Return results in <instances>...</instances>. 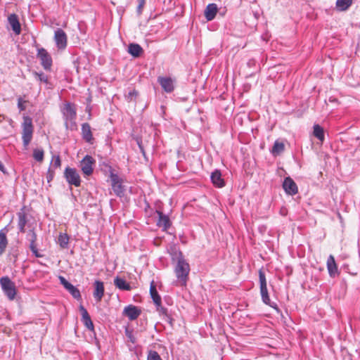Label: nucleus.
Segmentation results:
<instances>
[{
  "instance_id": "20e7f679",
  "label": "nucleus",
  "mask_w": 360,
  "mask_h": 360,
  "mask_svg": "<svg viewBox=\"0 0 360 360\" xmlns=\"http://www.w3.org/2000/svg\"><path fill=\"white\" fill-rule=\"evenodd\" d=\"M0 284L7 297L10 300H13L17 293L15 283L8 276H4L0 278Z\"/></svg>"
},
{
  "instance_id": "393cba45",
  "label": "nucleus",
  "mask_w": 360,
  "mask_h": 360,
  "mask_svg": "<svg viewBox=\"0 0 360 360\" xmlns=\"http://www.w3.org/2000/svg\"><path fill=\"white\" fill-rule=\"evenodd\" d=\"M143 51L141 46L137 44H131L129 46V53L134 57L140 56Z\"/></svg>"
},
{
  "instance_id": "3c124183",
  "label": "nucleus",
  "mask_w": 360,
  "mask_h": 360,
  "mask_svg": "<svg viewBox=\"0 0 360 360\" xmlns=\"http://www.w3.org/2000/svg\"><path fill=\"white\" fill-rule=\"evenodd\" d=\"M130 94H133V95H137V92L134 91L132 93H130Z\"/></svg>"
},
{
  "instance_id": "c9c22d12",
  "label": "nucleus",
  "mask_w": 360,
  "mask_h": 360,
  "mask_svg": "<svg viewBox=\"0 0 360 360\" xmlns=\"http://www.w3.org/2000/svg\"><path fill=\"white\" fill-rule=\"evenodd\" d=\"M34 75H35V77L40 81V82H43L44 83H48V77L44 75L43 72H35L34 73Z\"/></svg>"
},
{
  "instance_id": "39448f33",
  "label": "nucleus",
  "mask_w": 360,
  "mask_h": 360,
  "mask_svg": "<svg viewBox=\"0 0 360 360\" xmlns=\"http://www.w3.org/2000/svg\"><path fill=\"white\" fill-rule=\"evenodd\" d=\"M66 181L70 185L79 187L81 185V179L78 172L75 168L66 167L64 172Z\"/></svg>"
},
{
  "instance_id": "2eb2a0df",
  "label": "nucleus",
  "mask_w": 360,
  "mask_h": 360,
  "mask_svg": "<svg viewBox=\"0 0 360 360\" xmlns=\"http://www.w3.org/2000/svg\"><path fill=\"white\" fill-rule=\"evenodd\" d=\"M157 214L158 215V221L157 222V225L159 227H162L163 231H167L171 226V221L169 217L164 214L160 211H157Z\"/></svg>"
},
{
  "instance_id": "e433bc0d",
  "label": "nucleus",
  "mask_w": 360,
  "mask_h": 360,
  "mask_svg": "<svg viewBox=\"0 0 360 360\" xmlns=\"http://www.w3.org/2000/svg\"><path fill=\"white\" fill-rule=\"evenodd\" d=\"M69 292L73 296V297L76 299L81 298L80 292L76 287L74 286V288H72Z\"/></svg>"
},
{
  "instance_id": "37998d69",
  "label": "nucleus",
  "mask_w": 360,
  "mask_h": 360,
  "mask_svg": "<svg viewBox=\"0 0 360 360\" xmlns=\"http://www.w3.org/2000/svg\"><path fill=\"white\" fill-rule=\"evenodd\" d=\"M0 170L3 172V173H6V169H5V167L4 165V164L0 161Z\"/></svg>"
},
{
  "instance_id": "a18cd8bd",
  "label": "nucleus",
  "mask_w": 360,
  "mask_h": 360,
  "mask_svg": "<svg viewBox=\"0 0 360 360\" xmlns=\"http://www.w3.org/2000/svg\"><path fill=\"white\" fill-rule=\"evenodd\" d=\"M72 288H74V285H72L70 283H69L68 285L65 287V288L67 289L68 291H70Z\"/></svg>"
},
{
  "instance_id": "72a5a7b5",
  "label": "nucleus",
  "mask_w": 360,
  "mask_h": 360,
  "mask_svg": "<svg viewBox=\"0 0 360 360\" xmlns=\"http://www.w3.org/2000/svg\"><path fill=\"white\" fill-rule=\"evenodd\" d=\"M25 97V96H24ZM28 103V101L25 99V98H22L20 96L18 98V108L20 110V111H24L25 110L27 105L26 104Z\"/></svg>"
},
{
  "instance_id": "1a4fd4ad",
  "label": "nucleus",
  "mask_w": 360,
  "mask_h": 360,
  "mask_svg": "<svg viewBox=\"0 0 360 360\" xmlns=\"http://www.w3.org/2000/svg\"><path fill=\"white\" fill-rule=\"evenodd\" d=\"M54 40L58 49H64L66 47L68 38L62 29L58 28L55 31Z\"/></svg>"
},
{
  "instance_id": "ddd939ff",
  "label": "nucleus",
  "mask_w": 360,
  "mask_h": 360,
  "mask_svg": "<svg viewBox=\"0 0 360 360\" xmlns=\"http://www.w3.org/2000/svg\"><path fill=\"white\" fill-rule=\"evenodd\" d=\"M8 21L14 33L17 35L20 34L21 32V26L18 15L15 13L9 15L8 17Z\"/></svg>"
},
{
  "instance_id": "aec40b11",
  "label": "nucleus",
  "mask_w": 360,
  "mask_h": 360,
  "mask_svg": "<svg viewBox=\"0 0 360 360\" xmlns=\"http://www.w3.org/2000/svg\"><path fill=\"white\" fill-rule=\"evenodd\" d=\"M158 82L166 92L170 93L174 90L173 81L171 78L160 77Z\"/></svg>"
},
{
  "instance_id": "f3484780",
  "label": "nucleus",
  "mask_w": 360,
  "mask_h": 360,
  "mask_svg": "<svg viewBox=\"0 0 360 360\" xmlns=\"http://www.w3.org/2000/svg\"><path fill=\"white\" fill-rule=\"evenodd\" d=\"M328 274L331 277H335L338 274V265L333 255H330L326 262Z\"/></svg>"
},
{
  "instance_id": "6ab92c4d",
  "label": "nucleus",
  "mask_w": 360,
  "mask_h": 360,
  "mask_svg": "<svg viewBox=\"0 0 360 360\" xmlns=\"http://www.w3.org/2000/svg\"><path fill=\"white\" fill-rule=\"evenodd\" d=\"M82 138L88 143H92L94 138L91 132V128L89 124L84 123L82 125Z\"/></svg>"
},
{
  "instance_id": "0eeeda50",
  "label": "nucleus",
  "mask_w": 360,
  "mask_h": 360,
  "mask_svg": "<svg viewBox=\"0 0 360 360\" xmlns=\"http://www.w3.org/2000/svg\"><path fill=\"white\" fill-rule=\"evenodd\" d=\"M259 285H260V294L262 296V301L264 304L270 305L271 300L268 293L266 287V276L262 270L259 271Z\"/></svg>"
},
{
  "instance_id": "7ed1b4c3",
  "label": "nucleus",
  "mask_w": 360,
  "mask_h": 360,
  "mask_svg": "<svg viewBox=\"0 0 360 360\" xmlns=\"http://www.w3.org/2000/svg\"><path fill=\"white\" fill-rule=\"evenodd\" d=\"M22 127V139L23 145L25 148H27L32 139V134L34 131L32 118L28 116H24Z\"/></svg>"
},
{
  "instance_id": "58836bf2",
  "label": "nucleus",
  "mask_w": 360,
  "mask_h": 360,
  "mask_svg": "<svg viewBox=\"0 0 360 360\" xmlns=\"http://www.w3.org/2000/svg\"><path fill=\"white\" fill-rule=\"evenodd\" d=\"M54 176V172L51 169H49L46 174V179L48 182H50L53 180Z\"/></svg>"
},
{
  "instance_id": "9b49d317",
  "label": "nucleus",
  "mask_w": 360,
  "mask_h": 360,
  "mask_svg": "<svg viewBox=\"0 0 360 360\" xmlns=\"http://www.w3.org/2000/svg\"><path fill=\"white\" fill-rule=\"evenodd\" d=\"M110 179L112 181V188L114 193L118 196L122 195L124 193V188L119 176L117 174L112 173L110 174Z\"/></svg>"
},
{
  "instance_id": "a878e982",
  "label": "nucleus",
  "mask_w": 360,
  "mask_h": 360,
  "mask_svg": "<svg viewBox=\"0 0 360 360\" xmlns=\"http://www.w3.org/2000/svg\"><path fill=\"white\" fill-rule=\"evenodd\" d=\"M18 226L20 232L24 233L25 231V227L27 224L26 214L24 212H20L18 213Z\"/></svg>"
},
{
  "instance_id": "cd10ccee",
  "label": "nucleus",
  "mask_w": 360,
  "mask_h": 360,
  "mask_svg": "<svg viewBox=\"0 0 360 360\" xmlns=\"http://www.w3.org/2000/svg\"><path fill=\"white\" fill-rule=\"evenodd\" d=\"M313 134L315 137H316L321 142L324 140V131L323 127H321L319 124H315L314 126Z\"/></svg>"
},
{
  "instance_id": "6e6552de",
  "label": "nucleus",
  "mask_w": 360,
  "mask_h": 360,
  "mask_svg": "<svg viewBox=\"0 0 360 360\" xmlns=\"http://www.w3.org/2000/svg\"><path fill=\"white\" fill-rule=\"evenodd\" d=\"M95 164V160L90 155H86L81 161V169L82 172L89 176L93 173V165Z\"/></svg>"
},
{
  "instance_id": "f704fd0d",
  "label": "nucleus",
  "mask_w": 360,
  "mask_h": 360,
  "mask_svg": "<svg viewBox=\"0 0 360 360\" xmlns=\"http://www.w3.org/2000/svg\"><path fill=\"white\" fill-rule=\"evenodd\" d=\"M147 360H162V359L156 351L150 350L148 352Z\"/></svg>"
},
{
  "instance_id": "dca6fc26",
  "label": "nucleus",
  "mask_w": 360,
  "mask_h": 360,
  "mask_svg": "<svg viewBox=\"0 0 360 360\" xmlns=\"http://www.w3.org/2000/svg\"><path fill=\"white\" fill-rule=\"evenodd\" d=\"M94 297L98 302H101L104 295V285L102 281H96L94 282Z\"/></svg>"
},
{
  "instance_id": "de8ad7c7",
  "label": "nucleus",
  "mask_w": 360,
  "mask_h": 360,
  "mask_svg": "<svg viewBox=\"0 0 360 360\" xmlns=\"http://www.w3.org/2000/svg\"><path fill=\"white\" fill-rule=\"evenodd\" d=\"M72 288H74V285H72L70 283H69L68 285L65 287V288L67 289L68 291H70Z\"/></svg>"
},
{
  "instance_id": "423d86ee",
  "label": "nucleus",
  "mask_w": 360,
  "mask_h": 360,
  "mask_svg": "<svg viewBox=\"0 0 360 360\" xmlns=\"http://www.w3.org/2000/svg\"><path fill=\"white\" fill-rule=\"evenodd\" d=\"M37 57L40 60L41 65L44 70H51L52 66V58L44 48L38 49Z\"/></svg>"
},
{
  "instance_id": "412c9836",
  "label": "nucleus",
  "mask_w": 360,
  "mask_h": 360,
  "mask_svg": "<svg viewBox=\"0 0 360 360\" xmlns=\"http://www.w3.org/2000/svg\"><path fill=\"white\" fill-rule=\"evenodd\" d=\"M211 180L212 184L218 188H222L225 186L224 180L222 179L221 174L219 170H215L212 173Z\"/></svg>"
},
{
  "instance_id": "4be33fe9",
  "label": "nucleus",
  "mask_w": 360,
  "mask_h": 360,
  "mask_svg": "<svg viewBox=\"0 0 360 360\" xmlns=\"http://www.w3.org/2000/svg\"><path fill=\"white\" fill-rule=\"evenodd\" d=\"M150 295L155 304L156 306L160 307V304H162V300L161 297L157 291L154 281H152L150 285Z\"/></svg>"
},
{
  "instance_id": "c756f323",
  "label": "nucleus",
  "mask_w": 360,
  "mask_h": 360,
  "mask_svg": "<svg viewBox=\"0 0 360 360\" xmlns=\"http://www.w3.org/2000/svg\"><path fill=\"white\" fill-rule=\"evenodd\" d=\"M58 243L62 248H67L69 243V236L66 233H60L58 236Z\"/></svg>"
},
{
  "instance_id": "2f4dec72",
  "label": "nucleus",
  "mask_w": 360,
  "mask_h": 360,
  "mask_svg": "<svg viewBox=\"0 0 360 360\" xmlns=\"http://www.w3.org/2000/svg\"><path fill=\"white\" fill-rule=\"evenodd\" d=\"M44 152L42 149H34L33 151V158L38 162H42L44 160Z\"/></svg>"
},
{
  "instance_id": "a211bd4d",
  "label": "nucleus",
  "mask_w": 360,
  "mask_h": 360,
  "mask_svg": "<svg viewBox=\"0 0 360 360\" xmlns=\"http://www.w3.org/2000/svg\"><path fill=\"white\" fill-rule=\"evenodd\" d=\"M217 11H218V8H217V4H208L206 6L205 12H204L205 18L208 21L212 20L215 18V16L217 13Z\"/></svg>"
},
{
  "instance_id": "c03bdc74",
  "label": "nucleus",
  "mask_w": 360,
  "mask_h": 360,
  "mask_svg": "<svg viewBox=\"0 0 360 360\" xmlns=\"http://www.w3.org/2000/svg\"><path fill=\"white\" fill-rule=\"evenodd\" d=\"M37 248V244L36 243H32V242H30V250H33V249H35Z\"/></svg>"
},
{
  "instance_id": "c85d7f7f",
  "label": "nucleus",
  "mask_w": 360,
  "mask_h": 360,
  "mask_svg": "<svg viewBox=\"0 0 360 360\" xmlns=\"http://www.w3.org/2000/svg\"><path fill=\"white\" fill-rule=\"evenodd\" d=\"M285 149V146L282 142H279L278 141H275L274 146L271 149V153L274 155H279Z\"/></svg>"
},
{
  "instance_id": "5701e85b",
  "label": "nucleus",
  "mask_w": 360,
  "mask_h": 360,
  "mask_svg": "<svg viewBox=\"0 0 360 360\" xmlns=\"http://www.w3.org/2000/svg\"><path fill=\"white\" fill-rule=\"evenodd\" d=\"M115 285L122 290H130L131 289V285L124 279L120 277H116L114 279Z\"/></svg>"
},
{
  "instance_id": "4c0bfd02",
  "label": "nucleus",
  "mask_w": 360,
  "mask_h": 360,
  "mask_svg": "<svg viewBox=\"0 0 360 360\" xmlns=\"http://www.w3.org/2000/svg\"><path fill=\"white\" fill-rule=\"evenodd\" d=\"M53 166L56 168L60 167L61 160L59 155H56L53 158Z\"/></svg>"
},
{
  "instance_id": "473e14b6",
  "label": "nucleus",
  "mask_w": 360,
  "mask_h": 360,
  "mask_svg": "<svg viewBox=\"0 0 360 360\" xmlns=\"http://www.w3.org/2000/svg\"><path fill=\"white\" fill-rule=\"evenodd\" d=\"M157 307V310L162 315L165 316V319L166 321H169L171 324H172V319L170 317V316L167 314V310L164 308L162 306V304H160V307L159 306H156Z\"/></svg>"
},
{
  "instance_id": "09e8293b",
  "label": "nucleus",
  "mask_w": 360,
  "mask_h": 360,
  "mask_svg": "<svg viewBox=\"0 0 360 360\" xmlns=\"http://www.w3.org/2000/svg\"><path fill=\"white\" fill-rule=\"evenodd\" d=\"M59 279L62 285L67 281L63 276H60Z\"/></svg>"
},
{
  "instance_id": "49530a36",
  "label": "nucleus",
  "mask_w": 360,
  "mask_h": 360,
  "mask_svg": "<svg viewBox=\"0 0 360 360\" xmlns=\"http://www.w3.org/2000/svg\"><path fill=\"white\" fill-rule=\"evenodd\" d=\"M72 288H74V285H72L70 283H69L68 285L65 287V288L67 289L68 291H70Z\"/></svg>"
},
{
  "instance_id": "79ce46f5",
  "label": "nucleus",
  "mask_w": 360,
  "mask_h": 360,
  "mask_svg": "<svg viewBox=\"0 0 360 360\" xmlns=\"http://www.w3.org/2000/svg\"><path fill=\"white\" fill-rule=\"evenodd\" d=\"M32 253L35 255L36 257H41L42 255L39 253L37 248L33 249L31 250Z\"/></svg>"
},
{
  "instance_id": "ea45409f",
  "label": "nucleus",
  "mask_w": 360,
  "mask_h": 360,
  "mask_svg": "<svg viewBox=\"0 0 360 360\" xmlns=\"http://www.w3.org/2000/svg\"><path fill=\"white\" fill-rule=\"evenodd\" d=\"M30 241L32 242V243H36V241H37L36 233L32 230V231H30Z\"/></svg>"
},
{
  "instance_id": "9d476101",
  "label": "nucleus",
  "mask_w": 360,
  "mask_h": 360,
  "mask_svg": "<svg viewBox=\"0 0 360 360\" xmlns=\"http://www.w3.org/2000/svg\"><path fill=\"white\" fill-rule=\"evenodd\" d=\"M141 314V310L134 305H129L124 307L123 314L129 318V320L134 321Z\"/></svg>"
},
{
  "instance_id": "f8f14e48",
  "label": "nucleus",
  "mask_w": 360,
  "mask_h": 360,
  "mask_svg": "<svg viewBox=\"0 0 360 360\" xmlns=\"http://www.w3.org/2000/svg\"><path fill=\"white\" fill-rule=\"evenodd\" d=\"M283 188L286 193L290 195H295L298 192V188L295 182L290 177H286L284 179Z\"/></svg>"
},
{
  "instance_id": "f257e3e1",
  "label": "nucleus",
  "mask_w": 360,
  "mask_h": 360,
  "mask_svg": "<svg viewBox=\"0 0 360 360\" xmlns=\"http://www.w3.org/2000/svg\"><path fill=\"white\" fill-rule=\"evenodd\" d=\"M174 271L181 285H186L190 271V267L188 263H187L182 257L181 254H180V256L178 257L177 264Z\"/></svg>"
},
{
  "instance_id": "f03ea898",
  "label": "nucleus",
  "mask_w": 360,
  "mask_h": 360,
  "mask_svg": "<svg viewBox=\"0 0 360 360\" xmlns=\"http://www.w3.org/2000/svg\"><path fill=\"white\" fill-rule=\"evenodd\" d=\"M61 111L65 119V125L66 128L75 127V120L77 117L75 105L68 102L64 104Z\"/></svg>"
},
{
  "instance_id": "7c9ffc66",
  "label": "nucleus",
  "mask_w": 360,
  "mask_h": 360,
  "mask_svg": "<svg viewBox=\"0 0 360 360\" xmlns=\"http://www.w3.org/2000/svg\"><path fill=\"white\" fill-rule=\"evenodd\" d=\"M125 335L128 338L129 341H130L133 345L136 342V338L134 333L133 330L127 327L124 330Z\"/></svg>"
},
{
  "instance_id": "b1692460",
  "label": "nucleus",
  "mask_w": 360,
  "mask_h": 360,
  "mask_svg": "<svg viewBox=\"0 0 360 360\" xmlns=\"http://www.w3.org/2000/svg\"><path fill=\"white\" fill-rule=\"evenodd\" d=\"M8 245V239L6 237V232L4 230L0 231V255H2L5 252Z\"/></svg>"
},
{
  "instance_id": "4468645a",
  "label": "nucleus",
  "mask_w": 360,
  "mask_h": 360,
  "mask_svg": "<svg viewBox=\"0 0 360 360\" xmlns=\"http://www.w3.org/2000/svg\"><path fill=\"white\" fill-rule=\"evenodd\" d=\"M79 310L82 314V320L84 326L90 330L93 331L94 329V323L91 319V317L87 310L82 306H79Z\"/></svg>"
},
{
  "instance_id": "bb28decb",
  "label": "nucleus",
  "mask_w": 360,
  "mask_h": 360,
  "mask_svg": "<svg viewBox=\"0 0 360 360\" xmlns=\"http://www.w3.org/2000/svg\"><path fill=\"white\" fill-rule=\"evenodd\" d=\"M352 0H337L336 8L339 11H345L352 5Z\"/></svg>"
},
{
  "instance_id": "a19ab883",
  "label": "nucleus",
  "mask_w": 360,
  "mask_h": 360,
  "mask_svg": "<svg viewBox=\"0 0 360 360\" xmlns=\"http://www.w3.org/2000/svg\"><path fill=\"white\" fill-rule=\"evenodd\" d=\"M138 1H139L138 9L139 11H141V9L143 8V6L145 5L146 0H138Z\"/></svg>"
},
{
  "instance_id": "8fccbe9b",
  "label": "nucleus",
  "mask_w": 360,
  "mask_h": 360,
  "mask_svg": "<svg viewBox=\"0 0 360 360\" xmlns=\"http://www.w3.org/2000/svg\"><path fill=\"white\" fill-rule=\"evenodd\" d=\"M68 283H69V282H68V281H66L63 284V286H64V288H65V286H67V285H68Z\"/></svg>"
}]
</instances>
